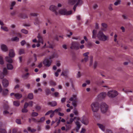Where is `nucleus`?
I'll use <instances>...</instances> for the list:
<instances>
[{
	"mask_svg": "<svg viewBox=\"0 0 133 133\" xmlns=\"http://www.w3.org/2000/svg\"><path fill=\"white\" fill-rule=\"evenodd\" d=\"M13 104L16 107H18L20 105V103L19 101H14L13 102Z\"/></svg>",
	"mask_w": 133,
	"mask_h": 133,
	"instance_id": "obj_26",
	"label": "nucleus"
},
{
	"mask_svg": "<svg viewBox=\"0 0 133 133\" xmlns=\"http://www.w3.org/2000/svg\"><path fill=\"white\" fill-rule=\"evenodd\" d=\"M19 54L20 55L25 53L24 50L23 49H20L18 51Z\"/></svg>",
	"mask_w": 133,
	"mask_h": 133,
	"instance_id": "obj_22",
	"label": "nucleus"
},
{
	"mask_svg": "<svg viewBox=\"0 0 133 133\" xmlns=\"http://www.w3.org/2000/svg\"><path fill=\"white\" fill-rule=\"evenodd\" d=\"M17 128H14L12 130V133H17Z\"/></svg>",
	"mask_w": 133,
	"mask_h": 133,
	"instance_id": "obj_53",
	"label": "nucleus"
},
{
	"mask_svg": "<svg viewBox=\"0 0 133 133\" xmlns=\"http://www.w3.org/2000/svg\"><path fill=\"white\" fill-rule=\"evenodd\" d=\"M94 115L96 118L98 119L100 118V115L97 112H94Z\"/></svg>",
	"mask_w": 133,
	"mask_h": 133,
	"instance_id": "obj_20",
	"label": "nucleus"
},
{
	"mask_svg": "<svg viewBox=\"0 0 133 133\" xmlns=\"http://www.w3.org/2000/svg\"><path fill=\"white\" fill-rule=\"evenodd\" d=\"M98 7V5L96 4H95L93 5V8L94 9H96Z\"/></svg>",
	"mask_w": 133,
	"mask_h": 133,
	"instance_id": "obj_47",
	"label": "nucleus"
},
{
	"mask_svg": "<svg viewBox=\"0 0 133 133\" xmlns=\"http://www.w3.org/2000/svg\"><path fill=\"white\" fill-rule=\"evenodd\" d=\"M97 125H98L99 127L103 131H104L105 130V127L103 125L97 123Z\"/></svg>",
	"mask_w": 133,
	"mask_h": 133,
	"instance_id": "obj_19",
	"label": "nucleus"
},
{
	"mask_svg": "<svg viewBox=\"0 0 133 133\" xmlns=\"http://www.w3.org/2000/svg\"><path fill=\"white\" fill-rule=\"evenodd\" d=\"M49 83L50 85L51 86H55L56 85V82L52 80L50 81Z\"/></svg>",
	"mask_w": 133,
	"mask_h": 133,
	"instance_id": "obj_28",
	"label": "nucleus"
},
{
	"mask_svg": "<svg viewBox=\"0 0 133 133\" xmlns=\"http://www.w3.org/2000/svg\"><path fill=\"white\" fill-rule=\"evenodd\" d=\"M97 37L99 40L103 41L107 40L109 38L108 36H105L102 31H99L98 32Z\"/></svg>",
	"mask_w": 133,
	"mask_h": 133,
	"instance_id": "obj_1",
	"label": "nucleus"
},
{
	"mask_svg": "<svg viewBox=\"0 0 133 133\" xmlns=\"http://www.w3.org/2000/svg\"><path fill=\"white\" fill-rule=\"evenodd\" d=\"M89 52H87L84 53L83 54V55L84 56H85V57H88V55H89Z\"/></svg>",
	"mask_w": 133,
	"mask_h": 133,
	"instance_id": "obj_62",
	"label": "nucleus"
},
{
	"mask_svg": "<svg viewBox=\"0 0 133 133\" xmlns=\"http://www.w3.org/2000/svg\"><path fill=\"white\" fill-rule=\"evenodd\" d=\"M2 73L5 75L7 74L8 71L6 68H4L3 70V72Z\"/></svg>",
	"mask_w": 133,
	"mask_h": 133,
	"instance_id": "obj_36",
	"label": "nucleus"
},
{
	"mask_svg": "<svg viewBox=\"0 0 133 133\" xmlns=\"http://www.w3.org/2000/svg\"><path fill=\"white\" fill-rule=\"evenodd\" d=\"M70 48L71 49H78L79 48L78 43L75 42H72L71 44Z\"/></svg>",
	"mask_w": 133,
	"mask_h": 133,
	"instance_id": "obj_6",
	"label": "nucleus"
},
{
	"mask_svg": "<svg viewBox=\"0 0 133 133\" xmlns=\"http://www.w3.org/2000/svg\"><path fill=\"white\" fill-rule=\"evenodd\" d=\"M37 37L38 39V41L37 42L38 43H39L40 42H42V41H43L42 37L40 35L39 33L38 34Z\"/></svg>",
	"mask_w": 133,
	"mask_h": 133,
	"instance_id": "obj_18",
	"label": "nucleus"
},
{
	"mask_svg": "<svg viewBox=\"0 0 133 133\" xmlns=\"http://www.w3.org/2000/svg\"><path fill=\"white\" fill-rule=\"evenodd\" d=\"M85 131V129L82 128V130L80 132V133H84Z\"/></svg>",
	"mask_w": 133,
	"mask_h": 133,
	"instance_id": "obj_64",
	"label": "nucleus"
},
{
	"mask_svg": "<svg viewBox=\"0 0 133 133\" xmlns=\"http://www.w3.org/2000/svg\"><path fill=\"white\" fill-rule=\"evenodd\" d=\"M11 41H12L18 42L19 41V39L17 37H13L11 39Z\"/></svg>",
	"mask_w": 133,
	"mask_h": 133,
	"instance_id": "obj_23",
	"label": "nucleus"
},
{
	"mask_svg": "<svg viewBox=\"0 0 133 133\" xmlns=\"http://www.w3.org/2000/svg\"><path fill=\"white\" fill-rule=\"evenodd\" d=\"M38 115L37 113L36 112H32V117L36 116Z\"/></svg>",
	"mask_w": 133,
	"mask_h": 133,
	"instance_id": "obj_46",
	"label": "nucleus"
},
{
	"mask_svg": "<svg viewBox=\"0 0 133 133\" xmlns=\"http://www.w3.org/2000/svg\"><path fill=\"white\" fill-rule=\"evenodd\" d=\"M113 5L112 4H110L109 7V9L110 11L112 10L113 9L112 8Z\"/></svg>",
	"mask_w": 133,
	"mask_h": 133,
	"instance_id": "obj_52",
	"label": "nucleus"
},
{
	"mask_svg": "<svg viewBox=\"0 0 133 133\" xmlns=\"http://www.w3.org/2000/svg\"><path fill=\"white\" fill-rule=\"evenodd\" d=\"M16 2L15 1H13L11 3L10 5L11 6H13L16 4Z\"/></svg>",
	"mask_w": 133,
	"mask_h": 133,
	"instance_id": "obj_61",
	"label": "nucleus"
},
{
	"mask_svg": "<svg viewBox=\"0 0 133 133\" xmlns=\"http://www.w3.org/2000/svg\"><path fill=\"white\" fill-rule=\"evenodd\" d=\"M5 75L2 72H1L0 71V79H2L4 77Z\"/></svg>",
	"mask_w": 133,
	"mask_h": 133,
	"instance_id": "obj_43",
	"label": "nucleus"
},
{
	"mask_svg": "<svg viewBox=\"0 0 133 133\" xmlns=\"http://www.w3.org/2000/svg\"><path fill=\"white\" fill-rule=\"evenodd\" d=\"M16 13V11H13L10 13V14L12 16H14L15 15Z\"/></svg>",
	"mask_w": 133,
	"mask_h": 133,
	"instance_id": "obj_63",
	"label": "nucleus"
},
{
	"mask_svg": "<svg viewBox=\"0 0 133 133\" xmlns=\"http://www.w3.org/2000/svg\"><path fill=\"white\" fill-rule=\"evenodd\" d=\"M76 124L77 125V128H80L81 125H80L78 121H77L76 122Z\"/></svg>",
	"mask_w": 133,
	"mask_h": 133,
	"instance_id": "obj_50",
	"label": "nucleus"
},
{
	"mask_svg": "<svg viewBox=\"0 0 133 133\" xmlns=\"http://www.w3.org/2000/svg\"><path fill=\"white\" fill-rule=\"evenodd\" d=\"M59 95V93L58 92H56L54 93L52 95V96L55 97H58V95Z\"/></svg>",
	"mask_w": 133,
	"mask_h": 133,
	"instance_id": "obj_32",
	"label": "nucleus"
},
{
	"mask_svg": "<svg viewBox=\"0 0 133 133\" xmlns=\"http://www.w3.org/2000/svg\"><path fill=\"white\" fill-rule=\"evenodd\" d=\"M49 9L50 10L53 12L55 11V10H58L57 7L54 5H51L50 6Z\"/></svg>",
	"mask_w": 133,
	"mask_h": 133,
	"instance_id": "obj_13",
	"label": "nucleus"
},
{
	"mask_svg": "<svg viewBox=\"0 0 133 133\" xmlns=\"http://www.w3.org/2000/svg\"><path fill=\"white\" fill-rule=\"evenodd\" d=\"M1 28L2 29L5 31H8V29L7 27H5V26H1Z\"/></svg>",
	"mask_w": 133,
	"mask_h": 133,
	"instance_id": "obj_35",
	"label": "nucleus"
},
{
	"mask_svg": "<svg viewBox=\"0 0 133 133\" xmlns=\"http://www.w3.org/2000/svg\"><path fill=\"white\" fill-rule=\"evenodd\" d=\"M15 54L13 49H11L9 50V56L10 57L13 58L15 56Z\"/></svg>",
	"mask_w": 133,
	"mask_h": 133,
	"instance_id": "obj_11",
	"label": "nucleus"
},
{
	"mask_svg": "<svg viewBox=\"0 0 133 133\" xmlns=\"http://www.w3.org/2000/svg\"><path fill=\"white\" fill-rule=\"evenodd\" d=\"M59 13L62 15H71L72 13V11L70 10L67 11L65 9H61L58 11Z\"/></svg>",
	"mask_w": 133,
	"mask_h": 133,
	"instance_id": "obj_5",
	"label": "nucleus"
},
{
	"mask_svg": "<svg viewBox=\"0 0 133 133\" xmlns=\"http://www.w3.org/2000/svg\"><path fill=\"white\" fill-rule=\"evenodd\" d=\"M92 59H93L92 57H91V58H90V64H89L90 66H91L92 64V62H93Z\"/></svg>",
	"mask_w": 133,
	"mask_h": 133,
	"instance_id": "obj_55",
	"label": "nucleus"
},
{
	"mask_svg": "<svg viewBox=\"0 0 133 133\" xmlns=\"http://www.w3.org/2000/svg\"><path fill=\"white\" fill-rule=\"evenodd\" d=\"M45 119V117H43L41 118L40 119V120L39 121H37L38 123H39V122H44Z\"/></svg>",
	"mask_w": 133,
	"mask_h": 133,
	"instance_id": "obj_31",
	"label": "nucleus"
},
{
	"mask_svg": "<svg viewBox=\"0 0 133 133\" xmlns=\"http://www.w3.org/2000/svg\"><path fill=\"white\" fill-rule=\"evenodd\" d=\"M45 94L46 95H48L51 94V92L50 89H47L45 90Z\"/></svg>",
	"mask_w": 133,
	"mask_h": 133,
	"instance_id": "obj_29",
	"label": "nucleus"
},
{
	"mask_svg": "<svg viewBox=\"0 0 133 133\" xmlns=\"http://www.w3.org/2000/svg\"><path fill=\"white\" fill-rule=\"evenodd\" d=\"M92 110L94 112H97L99 108V104L97 102L92 103L91 105Z\"/></svg>",
	"mask_w": 133,
	"mask_h": 133,
	"instance_id": "obj_2",
	"label": "nucleus"
},
{
	"mask_svg": "<svg viewBox=\"0 0 133 133\" xmlns=\"http://www.w3.org/2000/svg\"><path fill=\"white\" fill-rule=\"evenodd\" d=\"M33 94L32 93L29 94L28 95V97L30 99H32L33 98Z\"/></svg>",
	"mask_w": 133,
	"mask_h": 133,
	"instance_id": "obj_27",
	"label": "nucleus"
},
{
	"mask_svg": "<svg viewBox=\"0 0 133 133\" xmlns=\"http://www.w3.org/2000/svg\"><path fill=\"white\" fill-rule=\"evenodd\" d=\"M16 122L18 124H22L21 120L20 119H16Z\"/></svg>",
	"mask_w": 133,
	"mask_h": 133,
	"instance_id": "obj_37",
	"label": "nucleus"
},
{
	"mask_svg": "<svg viewBox=\"0 0 133 133\" xmlns=\"http://www.w3.org/2000/svg\"><path fill=\"white\" fill-rule=\"evenodd\" d=\"M0 133H7L6 131L4 129H0Z\"/></svg>",
	"mask_w": 133,
	"mask_h": 133,
	"instance_id": "obj_42",
	"label": "nucleus"
},
{
	"mask_svg": "<svg viewBox=\"0 0 133 133\" xmlns=\"http://www.w3.org/2000/svg\"><path fill=\"white\" fill-rule=\"evenodd\" d=\"M21 31L23 33L25 34H27L28 33V31L25 29H23L21 30Z\"/></svg>",
	"mask_w": 133,
	"mask_h": 133,
	"instance_id": "obj_34",
	"label": "nucleus"
},
{
	"mask_svg": "<svg viewBox=\"0 0 133 133\" xmlns=\"http://www.w3.org/2000/svg\"><path fill=\"white\" fill-rule=\"evenodd\" d=\"M16 98L17 99H19L22 97V95L19 93H16L14 95Z\"/></svg>",
	"mask_w": 133,
	"mask_h": 133,
	"instance_id": "obj_17",
	"label": "nucleus"
},
{
	"mask_svg": "<svg viewBox=\"0 0 133 133\" xmlns=\"http://www.w3.org/2000/svg\"><path fill=\"white\" fill-rule=\"evenodd\" d=\"M52 112V110H51L47 112L45 115V116H47L51 114Z\"/></svg>",
	"mask_w": 133,
	"mask_h": 133,
	"instance_id": "obj_54",
	"label": "nucleus"
},
{
	"mask_svg": "<svg viewBox=\"0 0 133 133\" xmlns=\"http://www.w3.org/2000/svg\"><path fill=\"white\" fill-rule=\"evenodd\" d=\"M7 67L8 69V70H12L13 68V65L10 64H7Z\"/></svg>",
	"mask_w": 133,
	"mask_h": 133,
	"instance_id": "obj_21",
	"label": "nucleus"
},
{
	"mask_svg": "<svg viewBox=\"0 0 133 133\" xmlns=\"http://www.w3.org/2000/svg\"><path fill=\"white\" fill-rule=\"evenodd\" d=\"M35 22H34V24L35 25L39 24L41 23V22L39 21L38 18H36L35 19Z\"/></svg>",
	"mask_w": 133,
	"mask_h": 133,
	"instance_id": "obj_30",
	"label": "nucleus"
},
{
	"mask_svg": "<svg viewBox=\"0 0 133 133\" xmlns=\"http://www.w3.org/2000/svg\"><path fill=\"white\" fill-rule=\"evenodd\" d=\"M29 105V104L27 102H25V103L23 108L24 109H26L28 106Z\"/></svg>",
	"mask_w": 133,
	"mask_h": 133,
	"instance_id": "obj_41",
	"label": "nucleus"
},
{
	"mask_svg": "<svg viewBox=\"0 0 133 133\" xmlns=\"http://www.w3.org/2000/svg\"><path fill=\"white\" fill-rule=\"evenodd\" d=\"M18 17L21 18L25 19L28 18V16L25 14H20L18 15Z\"/></svg>",
	"mask_w": 133,
	"mask_h": 133,
	"instance_id": "obj_15",
	"label": "nucleus"
},
{
	"mask_svg": "<svg viewBox=\"0 0 133 133\" xmlns=\"http://www.w3.org/2000/svg\"><path fill=\"white\" fill-rule=\"evenodd\" d=\"M52 62V60H49L48 59H45L43 63L45 66L49 67L50 66Z\"/></svg>",
	"mask_w": 133,
	"mask_h": 133,
	"instance_id": "obj_7",
	"label": "nucleus"
},
{
	"mask_svg": "<svg viewBox=\"0 0 133 133\" xmlns=\"http://www.w3.org/2000/svg\"><path fill=\"white\" fill-rule=\"evenodd\" d=\"M9 92V90L7 89H6L3 91V94L4 96L7 95Z\"/></svg>",
	"mask_w": 133,
	"mask_h": 133,
	"instance_id": "obj_24",
	"label": "nucleus"
},
{
	"mask_svg": "<svg viewBox=\"0 0 133 133\" xmlns=\"http://www.w3.org/2000/svg\"><path fill=\"white\" fill-rule=\"evenodd\" d=\"M3 86L4 87H7L9 85V83L8 81L6 79H4L2 81Z\"/></svg>",
	"mask_w": 133,
	"mask_h": 133,
	"instance_id": "obj_9",
	"label": "nucleus"
},
{
	"mask_svg": "<svg viewBox=\"0 0 133 133\" xmlns=\"http://www.w3.org/2000/svg\"><path fill=\"white\" fill-rule=\"evenodd\" d=\"M55 115V113L52 110V112L51 113V114L50 115V118H52L54 116V115Z\"/></svg>",
	"mask_w": 133,
	"mask_h": 133,
	"instance_id": "obj_57",
	"label": "nucleus"
},
{
	"mask_svg": "<svg viewBox=\"0 0 133 133\" xmlns=\"http://www.w3.org/2000/svg\"><path fill=\"white\" fill-rule=\"evenodd\" d=\"M118 94V93L117 91L115 90H112L108 92L107 95L109 97L113 98L116 97Z\"/></svg>",
	"mask_w": 133,
	"mask_h": 133,
	"instance_id": "obj_3",
	"label": "nucleus"
},
{
	"mask_svg": "<svg viewBox=\"0 0 133 133\" xmlns=\"http://www.w3.org/2000/svg\"><path fill=\"white\" fill-rule=\"evenodd\" d=\"M102 26L104 28L106 29L107 27V24L105 23H102L101 24Z\"/></svg>",
	"mask_w": 133,
	"mask_h": 133,
	"instance_id": "obj_51",
	"label": "nucleus"
},
{
	"mask_svg": "<svg viewBox=\"0 0 133 133\" xmlns=\"http://www.w3.org/2000/svg\"><path fill=\"white\" fill-rule=\"evenodd\" d=\"M3 64L4 62L3 58L2 57L0 56V64Z\"/></svg>",
	"mask_w": 133,
	"mask_h": 133,
	"instance_id": "obj_49",
	"label": "nucleus"
},
{
	"mask_svg": "<svg viewBox=\"0 0 133 133\" xmlns=\"http://www.w3.org/2000/svg\"><path fill=\"white\" fill-rule=\"evenodd\" d=\"M31 16H37V14L35 13H32L30 14Z\"/></svg>",
	"mask_w": 133,
	"mask_h": 133,
	"instance_id": "obj_56",
	"label": "nucleus"
},
{
	"mask_svg": "<svg viewBox=\"0 0 133 133\" xmlns=\"http://www.w3.org/2000/svg\"><path fill=\"white\" fill-rule=\"evenodd\" d=\"M20 43L22 46H24L25 44H26V43L25 41L24 40L22 41Z\"/></svg>",
	"mask_w": 133,
	"mask_h": 133,
	"instance_id": "obj_40",
	"label": "nucleus"
},
{
	"mask_svg": "<svg viewBox=\"0 0 133 133\" xmlns=\"http://www.w3.org/2000/svg\"><path fill=\"white\" fill-rule=\"evenodd\" d=\"M1 49L2 51L4 52L8 51V48L7 46L4 44H2L1 45Z\"/></svg>",
	"mask_w": 133,
	"mask_h": 133,
	"instance_id": "obj_10",
	"label": "nucleus"
},
{
	"mask_svg": "<svg viewBox=\"0 0 133 133\" xmlns=\"http://www.w3.org/2000/svg\"><path fill=\"white\" fill-rule=\"evenodd\" d=\"M14 80L15 82L17 83H19V80L17 78H15Z\"/></svg>",
	"mask_w": 133,
	"mask_h": 133,
	"instance_id": "obj_60",
	"label": "nucleus"
},
{
	"mask_svg": "<svg viewBox=\"0 0 133 133\" xmlns=\"http://www.w3.org/2000/svg\"><path fill=\"white\" fill-rule=\"evenodd\" d=\"M97 31L95 30H94L92 31V38H95L96 37V34Z\"/></svg>",
	"mask_w": 133,
	"mask_h": 133,
	"instance_id": "obj_25",
	"label": "nucleus"
},
{
	"mask_svg": "<svg viewBox=\"0 0 133 133\" xmlns=\"http://www.w3.org/2000/svg\"><path fill=\"white\" fill-rule=\"evenodd\" d=\"M48 105H50L52 107H54L57 105V103L55 101L49 102L48 103Z\"/></svg>",
	"mask_w": 133,
	"mask_h": 133,
	"instance_id": "obj_12",
	"label": "nucleus"
},
{
	"mask_svg": "<svg viewBox=\"0 0 133 133\" xmlns=\"http://www.w3.org/2000/svg\"><path fill=\"white\" fill-rule=\"evenodd\" d=\"M106 95L105 93L102 92L98 95V97L101 99H104Z\"/></svg>",
	"mask_w": 133,
	"mask_h": 133,
	"instance_id": "obj_14",
	"label": "nucleus"
},
{
	"mask_svg": "<svg viewBox=\"0 0 133 133\" xmlns=\"http://www.w3.org/2000/svg\"><path fill=\"white\" fill-rule=\"evenodd\" d=\"M77 0H70V2L72 5L74 4L77 2Z\"/></svg>",
	"mask_w": 133,
	"mask_h": 133,
	"instance_id": "obj_45",
	"label": "nucleus"
},
{
	"mask_svg": "<svg viewBox=\"0 0 133 133\" xmlns=\"http://www.w3.org/2000/svg\"><path fill=\"white\" fill-rule=\"evenodd\" d=\"M81 122L85 125H87L89 123V120L88 118L85 116L82 117L81 121Z\"/></svg>",
	"mask_w": 133,
	"mask_h": 133,
	"instance_id": "obj_8",
	"label": "nucleus"
},
{
	"mask_svg": "<svg viewBox=\"0 0 133 133\" xmlns=\"http://www.w3.org/2000/svg\"><path fill=\"white\" fill-rule=\"evenodd\" d=\"M97 63L96 61H95L94 63V69H95L97 66Z\"/></svg>",
	"mask_w": 133,
	"mask_h": 133,
	"instance_id": "obj_59",
	"label": "nucleus"
},
{
	"mask_svg": "<svg viewBox=\"0 0 133 133\" xmlns=\"http://www.w3.org/2000/svg\"><path fill=\"white\" fill-rule=\"evenodd\" d=\"M35 108L37 110H39L41 109V107L39 106H37Z\"/></svg>",
	"mask_w": 133,
	"mask_h": 133,
	"instance_id": "obj_58",
	"label": "nucleus"
},
{
	"mask_svg": "<svg viewBox=\"0 0 133 133\" xmlns=\"http://www.w3.org/2000/svg\"><path fill=\"white\" fill-rule=\"evenodd\" d=\"M77 102V100H74L72 102V104L75 107H76L77 106V104L76 103Z\"/></svg>",
	"mask_w": 133,
	"mask_h": 133,
	"instance_id": "obj_39",
	"label": "nucleus"
},
{
	"mask_svg": "<svg viewBox=\"0 0 133 133\" xmlns=\"http://www.w3.org/2000/svg\"><path fill=\"white\" fill-rule=\"evenodd\" d=\"M121 2V0H117V1H116L114 3V4L116 6L120 4Z\"/></svg>",
	"mask_w": 133,
	"mask_h": 133,
	"instance_id": "obj_38",
	"label": "nucleus"
},
{
	"mask_svg": "<svg viewBox=\"0 0 133 133\" xmlns=\"http://www.w3.org/2000/svg\"><path fill=\"white\" fill-rule=\"evenodd\" d=\"M28 111V110L26 109H24L23 108L22 110V112L23 113H26Z\"/></svg>",
	"mask_w": 133,
	"mask_h": 133,
	"instance_id": "obj_48",
	"label": "nucleus"
},
{
	"mask_svg": "<svg viewBox=\"0 0 133 133\" xmlns=\"http://www.w3.org/2000/svg\"><path fill=\"white\" fill-rule=\"evenodd\" d=\"M11 58V57H10L6 56L5 58V60L8 63H12L13 61Z\"/></svg>",
	"mask_w": 133,
	"mask_h": 133,
	"instance_id": "obj_16",
	"label": "nucleus"
},
{
	"mask_svg": "<svg viewBox=\"0 0 133 133\" xmlns=\"http://www.w3.org/2000/svg\"><path fill=\"white\" fill-rule=\"evenodd\" d=\"M65 126L66 128V131H67L71 128V126L69 125H66Z\"/></svg>",
	"mask_w": 133,
	"mask_h": 133,
	"instance_id": "obj_33",
	"label": "nucleus"
},
{
	"mask_svg": "<svg viewBox=\"0 0 133 133\" xmlns=\"http://www.w3.org/2000/svg\"><path fill=\"white\" fill-rule=\"evenodd\" d=\"M101 111L103 113L106 112L108 109V107L107 105L105 103H102L100 105Z\"/></svg>",
	"mask_w": 133,
	"mask_h": 133,
	"instance_id": "obj_4",
	"label": "nucleus"
},
{
	"mask_svg": "<svg viewBox=\"0 0 133 133\" xmlns=\"http://www.w3.org/2000/svg\"><path fill=\"white\" fill-rule=\"evenodd\" d=\"M82 0H77V2L76 4L78 5H81L82 4Z\"/></svg>",
	"mask_w": 133,
	"mask_h": 133,
	"instance_id": "obj_44",
	"label": "nucleus"
}]
</instances>
